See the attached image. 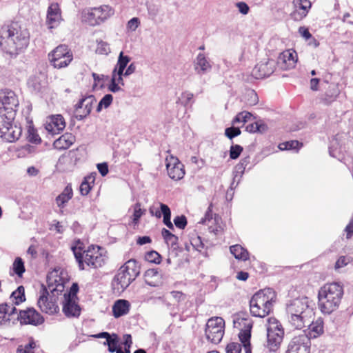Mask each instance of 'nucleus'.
<instances>
[{"instance_id": "f257e3e1", "label": "nucleus", "mask_w": 353, "mask_h": 353, "mask_svg": "<svg viewBox=\"0 0 353 353\" xmlns=\"http://www.w3.org/2000/svg\"><path fill=\"white\" fill-rule=\"evenodd\" d=\"M29 43V36L26 29L17 23L2 28L0 45L3 50L11 56H15L25 49Z\"/></svg>"}, {"instance_id": "f03ea898", "label": "nucleus", "mask_w": 353, "mask_h": 353, "mask_svg": "<svg viewBox=\"0 0 353 353\" xmlns=\"http://www.w3.org/2000/svg\"><path fill=\"white\" fill-rule=\"evenodd\" d=\"M286 312L290 325L297 330L307 327L314 314L307 297L290 301L287 305Z\"/></svg>"}, {"instance_id": "7ed1b4c3", "label": "nucleus", "mask_w": 353, "mask_h": 353, "mask_svg": "<svg viewBox=\"0 0 353 353\" xmlns=\"http://www.w3.org/2000/svg\"><path fill=\"white\" fill-rule=\"evenodd\" d=\"M344 294L343 285L339 283H326L320 288L318 292L319 307L327 314L336 310Z\"/></svg>"}, {"instance_id": "20e7f679", "label": "nucleus", "mask_w": 353, "mask_h": 353, "mask_svg": "<svg viewBox=\"0 0 353 353\" xmlns=\"http://www.w3.org/2000/svg\"><path fill=\"white\" fill-rule=\"evenodd\" d=\"M276 294L272 288H265L255 293L250 301L251 314L256 317L268 316L273 308Z\"/></svg>"}, {"instance_id": "39448f33", "label": "nucleus", "mask_w": 353, "mask_h": 353, "mask_svg": "<svg viewBox=\"0 0 353 353\" xmlns=\"http://www.w3.org/2000/svg\"><path fill=\"white\" fill-rule=\"evenodd\" d=\"M72 250L80 270L85 269L84 263L92 268H100L105 263V256L100 252L99 247L92 245L83 254L77 248H72Z\"/></svg>"}, {"instance_id": "423d86ee", "label": "nucleus", "mask_w": 353, "mask_h": 353, "mask_svg": "<svg viewBox=\"0 0 353 353\" xmlns=\"http://www.w3.org/2000/svg\"><path fill=\"white\" fill-rule=\"evenodd\" d=\"M19 100L16 94L9 90L0 91V117L7 119H14Z\"/></svg>"}, {"instance_id": "0eeeda50", "label": "nucleus", "mask_w": 353, "mask_h": 353, "mask_svg": "<svg viewBox=\"0 0 353 353\" xmlns=\"http://www.w3.org/2000/svg\"><path fill=\"white\" fill-rule=\"evenodd\" d=\"M284 330L281 324L275 318H269L267 325L266 347L270 351H276L283 341Z\"/></svg>"}, {"instance_id": "6e6552de", "label": "nucleus", "mask_w": 353, "mask_h": 353, "mask_svg": "<svg viewBox=\"0 0 353 353\" xmlns=\"http://www.w3.org/2000/svg\"><path fill=\"white\" fill-rule=\"evenodd\" d=\"M241 323H243L245 329L242 330L239 335L241 343L232 342L228 344L226 347L227 353H240L242 345L245 353H252L250 339L252 323L246 319H242L239 324Z\"/></svg>"}, {"instance_id": "1a4fd4ad", "label": "nucleus", "mask_w": 353, "mask_h": 353, "mask_svg": "<svg viewBox=\"0 0 353 353\" xmlns=\"http://www.w3.org/2000/svg\"><path fill=\"white\" fill-rule=\"evenodd\" d=\"M225 321L221 317L210 319L205 330L206 338L212 343H219L224 335Z\"/></svg>"}, {"instance_id": "9d476101", "label": "nucleus", "mask_w": 353, "mask_h": 353, "mask_svg": "<svg viewBox=\"0 0 353 353\" xmlns=\"http://www.w3.org/2000/svg\"><path fill=\"white\" fill-rule=\"evenodd\" d=\"M48 58L54 68L61 69L70 63L73 56L67 46L60 45L49 53Z\"/></svg>"}, {"instance_id": "9b49d317", "label": "nucleus", "mask_w": 353, "mask_h": 353, "mask_svg": "<svg viewBox=\"0 0 353 353\" xmlns=\"http://www.w3.org/2000/svg\"><path fill=\"white\" fill-rule=\"evenodd\" d=\"M14 119H7L5 117L0 120V138L4 141L13 143L21 136L22 129L13 123Z\"/></svg>"}, {"instance_id": "f8f14e48", "label": "nucleus", "mask_w": 353, "mask_h": 353, "mask_svg": "<svg viewBox=\"0 0 353 353\" xmlns=\"http://www.w3.org/2000/svg\"><path fill=\"white\" fill-rule=\"evenodd\" d=\"M310 338L305 331H303L291 339L285 353H310Z\"/></svg>"}, {"instance_id": "ddd939ff", "label": "nucleus", "mask_w": 353, "mask_h": 353, "mask_svg": "<svg viewBox=\"0 0 353 353\" xmlns=\"http://www.w3.org/2000/svg\"><path fill=\"white\" fill-rule=\"evenodd\" d=\"M40 295L37 301V305L40 310L49 314H53L58 312L59 307L56 303L54 296H50L48 289L42 285Z\"/></svg>"}, {"instance_id": "4468645a", "label": "nucleus", "mask_w": 353, "mask_h": 353, "mask_svg": "<svg viewBox=\"0 0 353 353\" xmlns=\"http://www.w3.org/2000/svg\"><path fill=\"white\" fill-rule=\"evenodd\" d=\"M276 64V63L274 59H263L255 65L252 71V74L256 79L269 77L274 72Z\"/></svg>"}, {"instance_id": "2eb2a0df", "label": "nucleus", "mask_w": 353, "mask_h": 353, "mask_svg": "<svg viewBox=\"0 0 353 353\" xmlns=\"http://www.w3.org/2000/svg\"><path fill=\"white\" fill-rule=\"evenodd\" d=\"M96 102V99L93 95L82 98L79 102L75 105L76 107V118L77 120H83L91 112L92 105Z\"/></svg>"}, {"instance_id": "dca6fc26", "label": "nucleus", "mask_w": 353, "mask_h": 353, "mask_svg": "<svg viewBox=\"0 0 353 353\" xmlns=\"http://www.w3.org/2000/svg\"><path fill=\"white\" fill-rule=\"evenodd\" d=\"M21 323L41 325L44 321L43 316L33 307L21 310L19 316Z\"/></svg>"}, {"instance_id": "f3484780", "label": "nucleus", "mask_w": 353, "mask_h": 353, "mask_svg": "<svg viewBox=\"0 0 353 353\" xmlns=\"http://www.w3.org/2000/svg\"><path fill=\"white\" fill-rule=\"evenodd\" d=\"M297 61L296 52L292 50H287L281 52L277 60V64L283 70L294 68Z\"/></svg>"}, {"instance_id": "a211bd4d", "label": "nucleus", "mask_w": 353, "mask_h": 353, "mask_svg": "<svg viewBox=\"0 0 353 353\" xmlns=\"http://www.w3.org/2000/svg\"><path fill=\"white\" fill-rule=\"evenodd\" d=\"M48 290L53 296L58 295L64 290V285L61 278L59 276V270H54L47 276Z\"/></svg>"}, {"instance_id": "6ab92c4d", "label": "nucleus", "mask_w": 353, "mask_h": 353, "mask_svg": "<svg viewBox=\"0 0 353 353\" xmlns=\"http://www.w3.org/2000/svg\"><path fill=\"white\" fill-rule=\"evenodd\" d=\"M194 70L197 74L203 75L210 72L212 68L210 59L203 53H199L193 61Z\"/></svg>"}, {"instance_id": "aec40b11", "label": "nucleus", "mask_w": 353, "mask_h": 353, "mask_svg": "<svg viewBox=\"0 0 353 353\" xmlns=\"http://www.w3.org/2000/svg\"><path fill=\"white\" fill-rule=\"evenodd\" d=\"M294 10L291 13L292 18L295 21H300L305 17L311 8L309 0H293Z\"/></svg>"}, {"instance_id": "412c9836", "label": "nucleus", "mask_w": 353, "mask_h": 353, "mask_svg": "<svg viewBox=\"0 0 353 353\" xmlns=\"http://www.w3.org/2000/svg\"><path fill=\"white\" fill-rule=\"evenodd\" d=\"M65 128V119L61 114L51 116L46 124V129L53 134L60 133Z\"/></svg>"}, {"instance_id": "4be33fe9", "label": "nucleus", "mask_w": 353, "mask_h": 353, "mask_svg": "<svg viewBox=\"0 0 353 353\" xmlns=\"http://www.w3.org/2000/svg\"><path fill=\"white\" fill-rule=\"evenodd\" d=\"M133 281L134 280L131 278L130 276H129L128 274L123 272L122 270L119 268L113 279L112 285L114 289L117 290V292H123Z\"/></svg>"}, {"instance_id": "5701e85b", "label": "nucleus", "mask_w": 353, "mask_h": 353, "mask_svg": "<svg viewBox=\"0 0 353 353\" xmlns=\"http://www.w3.org/2000/svg\"><path fill=\"white\" fill-rule=\"evenodd\" d=\"M77 299L64 298L63 312L68 317H78L81 314V308L77 302Z\"/></svg>"}, {"instance_id": "b1692460", "label": "nucleus", "mask_w": 353, "mask_h": 353, "mask_svg": "<svg viewBox=\"0 0 353 353\" xmlns=\"http://www.w3.org/2000/svg\"><path fill=\"white\" fill-rule=\"evenodd\" d=\"M144 280L150 286L159 287L163 284V275L157 269H148L144 273Z\"/></svg>"}, {"instance_id": "393cba45", "label": "nucleus", "mask_w": 353, "mask_h": 353, "mask_svg": "<svg viewBox=\"0 0 353 353\" xmlns=\"http://www.w3.org/2000/svg\"><path fill=\"white\" fill-rule=\"evenodd\" d=\"M150 212L157 216V218H160L161 214L163 216V223L170 230H174V225L171 222V211L170 208L162 203H160V210H157L155 212L153 211V208H150Z\"/></svg>"}, {"instance_id": "a878e982", "label": "nucleus", "mask_w": 353, "mask_h": 353, "mask_svg": "<svg viewBox=\"0 0 353 353\" xmlns=\"http://www.w3.org/2000/svg\"><path fill=\"white\" fill-rule=\"evenodd\" d=\"M61 17V10L58 3H52L48 7L47 13V21L50 25V28L58 23Z\"/></svg>"}, {"instance_id": "bb28decb", "label": "nucleus", "mask_w": 353, "mask_h": 353, "mask_svg": "<svg viewBox=\"0 0 353 353\" xmlns=\"http://www.w3.org/2000/svg\"><path fill=\"white\" fill-rule=\"evenodd\" d=\"M130 304L128 301L119 299L115 301L112 306L113 315L115 318H119L128 313Z\"/></svg>"}, {"instance_id": "cd10ccee", "label": "nucleus", "mask_w": 353, "mask_h": 353, "mask_svg": "<svg viewBox=\"0 0 353 353\" xmlns=\"http://www.w3.org/2000/svg\"><path fill=\"white\" fill-rule=\"evenodd\" d=\"M74 137L70 133H65L54 141L53 145L57 150H66L74 142Z\"/></svg>"}, {"instance_id": "c85d7f7f", "label": "nucleus", "mask_w": 353, "mask_h": 353, "mask_svg": "<svg viewBox=\"0 0 353 353\" xmlns=\"http://www.w3.org/2000/svg\"><path fill=\"white\" fill-rule=\"evenodd\" d=\"M123 272L130 276L134 280L140 274V266L134 259L128 260L120 268Z\"/></svg>"}, {"instance_id": "c756f323", "label": "nucleus", "mask_w": 353, "mask_h": 353, "mask_svg": "<svg viewBox=\"0 0 353 353\" xmlns=\"http://www.w3.org/2000/svg\"><path fill=\"white\" fill-rule=\"evenodd\" d=\"M93 10L95 12L96 18L99 22V24L105 21L107 19L113 14L112 8L107 5H103L99 8H93Z\"/></svg>"}, {"instance_id": "7c9ffc66", "label": "nucleus", "mask_w": 353, "mask_h": 353, "mask_svg": "<svg viewBox=\"0 0 353 353\" xmlns=\"http://www.w3.org/2000/svg\"><path fill=\"white\" fill-rule=\"evenodd\" d=\"M73 192L70 185H67L63 192L56 198V203L59 208H63L72 197Z\"/></svg>"}, {"instance_id": "2f4dec72", "label": "nucleus", "mask_w": 353, "mask_h": 353, "mask_svg": "<svg viewBox=\"0 0 353 353\" xmlns=\"http://www.w3.org/2000/svg\"><path fill=\"white\" fill-rule=\"evenodd\" d=\"M81 21L92 26L99 25L93 8L85 9L82 11Z\"/></svg>"}, {"instance_id": "473e14b6", "label": "nucleus", "mask_w": 353, "mask_h": 353, "mask_svg": "<svg viewBox=\"0 0 353 353\" xmlns=\"http://www.w3.org/2000/svg\"><path fill=\"white\" fill-rule=\"evenodd\" d=\"M15 307L12 305L3 303L0 305V324L10 321V316L16 311Z\"/></svg>"}, {"instance_id": "72a5a7b5", "label": "nucleus", "mask_w": 353, "mask_h": 353, "mask_svg": "<svg viewBox=\"0 0 353 353\" xmlns=\"http://www.w3.org/2000/svg\"><path fill=\"white\" fill-rule=\"evenodd\" d=\"M309 327L310 338H316L323 332V323L321 319H318L315 321H312L307 325Z\"/></svg>"}, {"instance_id": "f704fd0d", "label": "nucleus", "mask_w": 353, "mask_h": 353, "mask_svg": "<svg viewBox=\"0 0 353 353\" xmlns=\"http://www.w3.org/2000/svg\"><path fill=\"white\" fill-rule=\"evenodd\" d=\"M232 254L239 260L247 261L249 259V252L241 245L236 244L230 247Z\"/></svg>"}, {"instance_id": "c9c22d12", "label": "nucleus", "mask_w": 353, "mask_h": 353, "mask_svg": "<svg viewBox=\"0 0 353 353\" xmlns=\"http://www.w3.org/2000/svg\"><path fill=\"white\" fill-rule=\"evenodd\" d=\"M130 60L131 59L130 57L124 55L123 52H121L118 57L117 63L114 70L119 71V74H123V71L125 70Z\"/></svg>"}, {"instance_id": "e433bc0d", "label": "nucleus", "mask_w": 353, "mask_h": 353, "mask_svg": "<svg viewBox=\"0 0 353 353\" xmlns=\"http://www.w3.org/2000/svg\"><path fill=\"white\" fill-rule=\"evenodd\" d=\"M168 176L174 180H180L181 179L185 174V171L183 169V165L181 163L180 165H176V167H174L172 168H168L167 170Z\"/></svg>"}, {"instance_id": "4c0bfd02", "label": "nucleus", "mask_w": 353, "mask_h": 353, "mask_svg": "<svg viewBox=\"0 0 353 353\" xmlns=\"http://www.w3.org/2000/svg\"><path fill=\"white\" fill-rule=\"evenodd\" d=\"M94 176L92 175L88 176L85 178L79 188L80 192L82 195H87L90 192L91 190L90 183H94Z\"/></svg>"}, {"instance_id": "58836bf2", "label": "nucleus", "mask_w": 353, "mask_h": 353, "mask_svg": "<svg viewBox=\"0 0 353 353\" xmlns=\"http://www.w3.org/2000/svg\"><path fill=\"white\" fill-rule=\"evenodd\" d=\"M161 234L167 244L174 246L177 244L178 237L172 234L168 230L163 228Z\"/></svg>"}, {"instance_id": "ea45409f", "label": "nucleus", "mask_w": 353, "mask_h": 353, "mask_svg": "<svg viewBox=\"0 0 353 353\" xmlns=\"http://www.w3.org/2000/svg\"><path fill=\"white\" fill-rule=\"evenodd\" d=\"M24 292V288L23 286H19L17 289L12 293L11 298L13 299L16 305H19L25 301Z\"/></svg>"}, {"instance_id": "a19ab883", "label": "nucleus", "mask_w": 353, "mask_h": 353, "mask_svg": "<svg viewBox=\"0 0 353 353\" xmlns=\"http://www.w3.org/2000/svg\"><path fill=\"white\" fill-rule=\"evenodd\" d=\"M12 270L14 272L19 276L21 277L25 272L24 263L21 258L17 257L12 264Z\"/></svg>"}, {"instance_id": "79ce46f5", "label": "nucleus", "mask_w": 353, "mask_h": 353, "mask_svg": "<svg viewBox=\"0 0 353 353\" xmlns=\"http://www.w3.org/2000/svg\"><path fill=\"white\" fill-rule=\"evenodd\" d=\"M113 101V97L110 94H105L99 101L97 107V112H100L102 110V108H108Z\"/></svg>"}, {"instance_id": "37998d69", "label": "nucleus", "mask_w": 353, "mask_h": 353, "mask_svg": "<svg viewBox=\"0 0 353 353\" xmlns=\"http://www.w3.org/2000/svg\"><path fill=\"white\" fill-rule=\"evenodd\" d=\"M119 343V337L116 334H112V336L108 341L104 342V345L108 346V351L110 352H114L118 350L117 344Z\"/></svg>"}, {"instance_id": "c03bdc74", "label": "nucleus", "mask_w": 353, "mask_h": 353, "mask_svg": "<svg viewBox=\"0 0 353 353\" xmlns=\"http://www.w3.org/2000/svg\"><path fill=\"white\" fill-rule=\"evenodd\" d=\"M96 52L99 54L107 55L110 52V45L105 41H100L97 43Z\"/></svg>"}, {"instance_id": "a18cd8bd", "label": "nucleus", "mask_w": 353, "mask_h": 353, "mask_svg": "<svg viewBox=\"0 0 353 353\" xmlns=\"http://www.w3.org/2000/svg\"><path fill=\"white\" fill-rule=\"evenodd\" d=\"M252 114L248 112H242L239 113L232 121V124H236L238 123H246L250 119Z\"/></svg>"}, {"instance_id": "49530a36", "label": "nucleus", "mask_w": 353, "mask_h": 353, "mask_svg": "<svg viewBox=\"0 0 353 353\" xmlns=\"http://www.w3.org/2000/svg\"><path fill=\"white\" fill-rule=\"evenodd\" d=\"M337 141H338L337 138H334L332 139V141H331V145L329 148V152H330V156L339 159L340 158L339 154L341 152V148H339V150H338V148H337V145H338Z\"/></svg>"}, {"instance_id": "de8ad7c7", "label": "nucleus", "mask_w": 353, "mask_h": 353, "mask_svg": "<svg viewBox=\"0 0 353 353\" xmlns=\"http://www.w3.org/2000/svg\"><path fill=\"white\" fill-rule=\"evenodd\" d=\"M246 97H248L246 103L249 105H254L259 101L257 94L253 90H248L246 92Z\"/></svg>"}, {"instance_id": "09e8293b", "label": "nucleus", "mask_w": 353, "mask_h": 353, "mask_svg": "<svg viewBox=\"0 0 353 353\" xmlns=\"http://www.w3.org/2000/svg\"><path fill=\"white\" fill-rule=\"evenodd\" d=\"M145 259L150 262V263H159L161 261V256L160 254L156 252V251H150L148 252L145 256Z\"/></svg>"}, {"instance_id": "8fccbe9b", "label": "nucleus", "mask_w": 353, "mask_h": 353, "mask_svg": "<svg viewBox=\"0 0 353 353\" xmlns=\"http://www.w3.org/2000/svg\"><path fill=\"white\" fill-rule=\"evenodd\" d=\"M299 145V143L298 141H290L280 143L279 148L281 150L295 149L298 148Z\"/></svg>"}, {"instance_id": "3c124183", "label": "nucleus", "mask_w": 353, "mask_h": 353, "mask_svg": "<svg viewBox=\"0 0 353 353\" xmlns=\"http://www.w3.org/2000/svg\"><path fill=\"white\" fill-rule=\"evenodd\" d=\"M165 163H166V168H167V170H168V168H172L174 167H176V165H180L181 164V163L179 161V160L172 156V155H169L166 158H165Z\"/></svg>"}, {"instance_id": "603ef678", "label": "nucleus", "mask_w": 353, "mask_h": 353, "mask_svg": "<svg viewBox=\"0 0 353 353\" xmlns=\"http://www.w3.org/2000/svg\"><path fill=\"white\" fill-rule=\"evenodd\" d=\"M243 151V148L239 145H234L230 147V157L232 159H236Z\"/></svg>"}, {"instance_id": "864d4df0", "label": "nucleus", "mask_w": 353, "mask_h": 353, "mask_svg": "<svg viewBox=\"0 0 353 353\" xmlns=\"http://www.w3.org/2000/svg\"><path fill=\"white\" fill-rule=\"evenodd\" d=\"M143 214V211L141 208L140 203H136L134 206V213H133V223L137 224L139 222V219Z\"/></svg>"}, {"instance_id": "5fc2aeb1", "label": "nucleus", "mask_w": 353, "mask_h": 353, "mask_svg": "<svg viewBox=\"0 0 353 353\" xmlns=\"http://www.w3.org/2000/svg\"><path fill=\"white\" fill-rule=\"evenodd\" d=\"M241 133L239 128L230 127L228 128L225 130V136L230 139H232L234 137L240 135Z\"/></svg>"}, {"instance_id": "6e6d98bb", "label": "nucleus", "mask_w": 353, "mask_h": 353, "mask_svg": "<svg viewBox=\"0 0 353 353\" xmlns=\"http://www.w3.org/2000/svg\"><path fill=\"white\" fill-rule=\"evenodd\" d=\"M174 223L176 227L184 229L187 225V219L185 216H177L174 219Z\"/></svg>"}, {"instance_id": "4d7b16f0", "label": "nucleus", "mask_w": 353, "mask_h": 353, "mask_svg": "<svg viewBox=\"0 0 353 353\" xmlns=\"http://www.w3.org/2000/svg\"><path fill=\"white\" fill-rule=\"evenodd\" d=\"M350 262V259L349 257L345 256H340L335 263V270H339L346 266Z\"/></svg>"}, {"instance_id": "13d9d810", "label": "nucleus", "mask_w": 353, "mask_h": 353, "mask_svg": "<svg viewBox=\"0 0 353 353\" xmlns=\"http://www.w3.org/2000/svg\"><path fill=\"white\" fill-rule=\"evenodd\" d=\"M139 25H140L139 19L137 17H133L128 22L127 28L129 30L134 32L137 30V28L139 27Z\"/></svg>"}, {"instance_id": "bf43d9fd", "label": "nucleus", "mask_w": 353, "mask_h": 353, "mask_svg": "<svg viewBox=\"0 0 353 353\" xmlns=\"http://www.w3.org/2000/svg\"><path fill=\"white\" fill-rule=\"evenodd\" d=\"M79 290V286L77 283H73L70 289V292L68 294L64 295V298H70L73 299H77V293Z\"/></svg>"}, {"instance_id": "052dcab7", "label": "nucleus", "mask_w": 353, "mask_h": 353, "mask_svg": "<svg viewBox=\"0 0 353 353\" xmlns=\"http://www.w3.org/2000/svg\"><path fill=\"white\" fill-rule=\"evenodd\" d=\"M123 74H119V71L113 70L112 74V80L117 83L119 85L121 84V85H124L123 77Z\"/></svg>"}, {"instance_id": "680f3d73", "label": "nucleus", "mask_w": 353, "mask_h": 353, "mask_svg": "<svg viewBox=\"0 0 353 353\" xmlns=\"http://www.w3.org/2000/svg\"><path fill=\"white\" fill-rule=\"evenodd\" d=\"M124 345H125V353H130V347L132 344V337L130 334H125L123 336Z\"/></svg>"}, {"instance_id": "e2e57ef3", "label": "nucleus", "mask_w": 353, "mask_h": 353, "mask_svg": "<svg viewBox=\"0 0 353 353\" xmlns=\"http://www.w3.org/2000/svg\"><path fill=\"white\" fill-rule=\"evenodd\" d=\"M211 221H212V212L209 208L205 212V216L201 218V219L199 221V223L208 224Z\"/></svg>"}, {"instance_id": "0e129e2a", "label": "nucleus", "mask_w": 353, "mask_h": 353, "mask_svg": "<svg viewBox=\"0 0 353 353\" xmlns=\"http://www.w3.org/2000/svg\"><path fill=\"white\" fill-rule=\"evenodd\" d=\"M236 6L239 9V12L243 14H247L249 12L250 8L245 2H238L236 3Z\"/></svg>"}, {"instance_id": "69168bd1", "label": "nucleus", "mask_w": 353, "mask_h": 353, "mask_svg": "<svg viewBox=\"0 0 353 353\" xmlns=\"http://www.w3.org/2000/svg\"><path fill=\"white\" fill-rule=\"evenodd\" d=\"M192 98H193V94L188 92H183L181 94V99L183 100L182 103L185 105H188L190 103V102L191 101V100L192 99Z\"/></svg>"}, {"instance_id": "338daca9", "label": "nucleus", "mask_w": 353, "mask_h": 353, "mask_svg": "<svg viewBox=\"0 0 353 353\" xmlns=\"http://www.w3.org/2000/svg\"><path fill=\"white\" fill-rule=\"evenodd\" d=\"M97 169L103 176H105L108 173V165L106 163L97 164Z\"/></svg>"}, {"instance_id": "774afa93", "label": "nucleus", "mask_w": 353, "mask_h": 353, "mask_svg": "<svg viewBox=\"0 0 353 353\" xmlns=\"http://www.w3.org/2000/svg\"><path fill=\"white\" fill-rule=\"evenodd\" d=\"M345 231L347 233V239H350L353 234V218L351 219L349 224L346 226Z\"/></svg>"}]
</instances>
